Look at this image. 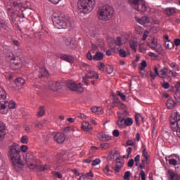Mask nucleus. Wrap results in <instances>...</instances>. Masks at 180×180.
<instances>
[{"mask_svg":"<svg viewBox=\"0 0 180 180\" xmlns=\"http://www.w3.org/2000/svg\"><path fill=\"white\" fill-rule=\"evenodd\" d=\"M8 157L11 160L13 167L17 171L23 168V161L20 156V148L17 143H13L8 147Z\"/></svg>","mask_w":180,"mask_h":180,"instance_id":"1","label":"nucleus"},{"mask_svg":"<svg viewBox=\"0 0 180 180\" xmlns=\"http://www.w3.org/2000/svg\"><path fill=\"white\" fill-rule=\"evenodd\" d=\"M8 109H16V103L13 101H6V91L0 87V113L8 115Z\"/></svg>","mask_w":180,"mask_h":180,"instance_id":"2","label":"nucleus"},{"mask_svg":"<svg viewBox=\"0 0 180 180\" xmlns=\"http://www.w3.org/2000/svg\"><path fill=\"white\" fill-rule=\"evenodd\" d=\"M53 23L57 29H67L71 26V20L68 15L60 13L59 14H53Z\"/></svg>","mask_w":180,"mask_h":180,"instance_id":"3","label":"nucleus"},{"mask_svg":"<svg viewBox=\"0 0 180 180\" xmlns=\"http://www.w3.org/2000/svg\"><path fill=\"white\" fill-rule=\"evenodd\" d=\"M113 13H115V11L113 10V8L109 5L99 7L97 12L98 19L103 22H106L110 19H112Z\"/></svg>","mask_w":180,"mask_h":180,"instance_id":"4","label":"nucleus"},{"mask_svg":"<svg viewBox=\"0 0 180 180\" xmlns=\"http://www.w3.org/2000/svg\"><path fill=\"white\" fill-rule=\"evenodd\" d=\"M95 0H79L77 8L82 13H91L95 8Z\"/></svg>","mask_w":180,"mask_h":180,"instance_id":"5","label":"nucleus"},{"mask_svg":"<svg viewBox=\"0 0 180 180\" xmlns=\"http://www.w3.org/2000/svg\"><path fill=\"white\" fill-rule=\"evenodd\" d=\"M170 126L173 131L180 139V115L179 112H174L170 117Z\"/></svg>","mask_w":180,"mask_h":180,"instance_id":"6","label":"nucleus"},{"mask_svg":"<svg viewBox=\"0 0 180 180\" xmlns=\"http://www.w3.org/2000/svg\"><path fill=\"white\" fill-rule=\"evenodd\" d=\"M128 2L131 8L138 11V12H141V13H144L147 11L146 1L143 0H128Z\"/></svg>","mask_w":180,"mask_h":180,"instance_id":"7","label":"nucleus"},{"mask_svg":"<svg viewBox=\"0 0 180 180\" xmlns=\"http://www.w3.org/2000/svg\"><path fill=\"white\" fill-rule=\"evenodd\" d=\"M67 86L70 91H74L75 92H77V94H82V92H84V87H82L81 83L77 84L75 82H69L67 84Z\"/></svg>","mask_w":180,"mask_h":180,"instance_id":"8","label":"nucleus"},{"mask_svg":"<svg viewBox=\"0 0 180 180\" xmlns=\"http://www.w3.org/2000/svg\"><path fill=\"white\" fill-rule=\"evenodd\" d=\"M27 165L30 169H34L36 168V164H34V155L32 153H27L26 155Z\"/></svg>","mask_w":180,"mask_h":180,"instance_id":"9","label":"nucleus"},{"mask_svg":"<svg viewBox=\"0 0 180 180\" xmlns=\"http://www.w3.org/2000/svg\"><path fill=\"white\" fill-rule=\"evenodd\" d=\"M48 86L52 91H58V89H61V84L58 82L50 81L48 82Z\"/></svg>","mask_w":180,"mask_h":180,"instance_id":"10","label":"nucleus"},{"mask_svg":"<svg viewBox=\"0 0 180 180\" xmlns=\"http://www.w3.org/2000/svg\"><path fill=\"white\" fill-rule=\"evenodd\" d=\"M167 178L169 180H180V174L172 170H169L167 172Z\"/></svg>","mask_w":180,"mask_h":180,"instance_id":"11","label":"nucleus"},{"mask_svg":"<svg viewBox=\"0 0 180 180\" xmlns=\"http://www.w3.org/2000/svg\"><path fill=\"white\" fill-rule=\"evenodd\" d=\"M60 60H63V61H66V63H70V64H72L74 63V56L65 53H62L60 56Z\"/></svg>","mask_w":180,"mask_h":180,"instance_id":"12","label":"nucleus"},{"mask_svg":"<svg viewBox=\"0 0 180 180\" xmlns=\"http://www.w3.org/2000/svg\"><path fill=\"white\" fill-rule=\"evenodd\" d=\"M54 139L58 144H63L65 141V134L58 132L56 134Z\"/></svg>","mask_w":180,"mask_h":180,"instance_id":"13","label":"nucleus"},{"mask_svg":"<svg viewBox=\"0 0 180 180\" xmlns=\"http://www.w3.org/2000/svg\"><path fill=\"white\" fill-rule=\"evenodd\" d=\"M118 120L117 121V124L120 129H126V122L124 118L120 115V113L117 112Z\"/></svg>","mask_w":180,"mask_h":180,"instance_id":"14","label":"nucleus"},{"mask_svg":"<svg viewBox=\"0 0 180 180\" xmlns=\"http://www.w3.org/2000/svg\"><path fill=\"white\" fill-rule=\"evenodd\" d=\"M81 129L83 130V131H92V130H94L92 125H91V124L86 121L82 123Z\"/></svg>","mask_w":180,"mask_h":180,"instance_id":"15","label":"nucleus"},{"mask_svg":"<svg viewBox=\"0 0 180 180\" xmlns=\"http://www.w3.org/2000/svg\"><path fill=\"white\" fill-rule=\"evenodd\" d=\"M97 139H98L100 141H109V140H110V136L109 134L101 132L97 134Z\"/></svg>","mask_w":180,"mask_h":180,"instance_id":"16","label":"nucleus"},{"mask_svg":"<svg viewBox=\"0 0 180 180\" xmlns=\"http://www.w3.org/2000/svg\"><path fill=\"white\" fill-rule=\"evenodd\" d=\"M6 130V127L5 124L3 122H0V141H2L4 139H5V135L6 133L5 132Z\"/></svg>","mask_w":180,"mask_h":180,"instance_id":"17","label":"nucleus"},{"mask_svg":"<svg viewBox=\"0 0 180 180\" xmlns=\"http://www.w3.org/2000/svg\"><path fill=\"white\" fill-rule=\"evenodd\" d=\"M39 78H48L49 77V70L46 68H40L39 71Z\"/></svg>","mask_w":180,"mask_h":180,"instance_id":"18","label":"nucleus"},{"mask_svg":"<svg viewBox=\"0 0 180 180\" xmlns=\"http://www.w3.org/2000/svg\"><path fill=\"white\" fill-rule=\"evenodd\" d=\"M136 20L139 23L140 25H146V23H148L150 22V18L147 16H143L141 18L139 17H136Z\"/></svg>","mask_w":180,"mask_h":180,"instance_id":"19","label":"nucleus"},{"mask_svg":"<svg viewBox=\"0 0 180 180\" xmlns=\"http://www.w3.org/2000/svg\"><path fill=\"white\" fill-rule=\"evenodd\" d=\"M149 47L152 50H155L157 51V47H158V39L153 38L151 41L148 44Z\"/></svg>","mask_w":180,"mask_h":180,"instance_id":"20","label":"nucleus"},{"mask_svg":"<svg viewBox=\"0 0 180 180\" xmlns=\"http://www.w3.org/2000/svg\"><path fill=\"white\" fill-rule=\"evenodd\" d=\"M167 16H172L176 13V9L174 7H168L165 9Z\"/></svg>","mask_w":180,"mask_h":180,"instance_id":"21","label":"nucleus"},{"mask_svg":"<svg viewBox=\"0 0 180 180\" xmlns=\"http://www.w3.org/2000/svg\"><path fill=\"white\" fill-rule=\"evenodd\" d=\"M129 44H130L131 49H132V50H134L136 53L137 50V47L139 46V42H137V39L136 38L131 39Z\"/></svg>","mask_w":180,"mask_h":180,"instance_id":"22","label":"nucleus"},{"mask_svg":"<svg viewBox=\"0 0 180 180\" xmlns=\"http://www.w3.org/2000/svg\"><path fill=\"white\" fill-rule=\"evenodd\" d=\"M72 41V38L68 37L64 39V44L65 46H70L71 50H74L75 49V45L74 44H71Z\"/></svg>","mask_w":180,"mask_h":180,"instance_id":"23","label":"nucleus"},{"mask_svg":"<svg viewBox=\"0 0 180 180\" xmlns=\"http://www.w3.org/2000/svg\"><path fill=\"white\" fill-rule=\"evenodd\" d=\"M12 43L14 44V46H16L18 49V56H21L22 51V47H20V42L16 39H12Z\"/></svg>","mask_w":180,"mask_h":180,"instance_id":"24","label":"nucleus"},{"mask_svg":"<svg viewBox=\"0 0 180 180\" xmlns=\"http://www.w3.org/2000/svg\"><path fill=\"white\" fill-rule=\"evenodd\" d=\"M0 30H1V32L9 30V26L8 24L5 23L4 20H0Z\"/></svg>","mask_w":180,"mask_h":180,"instance_id":"25","label":"nucleus"},{"mask_svg":"<svg viewBox=\"0 0 180 180\" xmlns=\"http://www.w3.org/2000/svg\"><path fill=\"white\" fill-rule=\"evenodd\" d=\"M142 155L143 158L145 159L146 164L148 165L150 164V155H148V153L146 149L143 150Z\"/></svg>","mask_w":180,"mask_h":180,"instance_id":"26","label":"nucleus"},{"mask_svg":"<svg viewBox=\"0 0 180 180\" xmlns=\"http://www.w3.org/2000/svg\"><path fill=\"white\" fill-rule=\"evenodd\" d=\"M15 82L17 86H23L26 84V81L22 77L17 78Z\"/></svg>","mask_w":180,"mask_h":180,"instance_id":"27","label":"nucleus"},{"mask_svg":"<svg viewBox=\"0 0 180 180\" xmlns=\"http://www.w3.org/2000/svg\"><path fill=\"white\" fill-rule=\"evenodd\" d=\"M46 115V110H44V106H40L39 108L38 112L37 113V117H43Z\"/></svg>","mask_w":180,"mask_h":180,"instance_id":"28","label":"nucleus"},{"mask_svg":"<svg viewBox=\"0 0 180 180\" xmlns=\"http://www.w3.org/2000/svg\"><path fill=\"white\" fill-rule=\"evenodd\" d=\"M168 109H173V108H175V101L172 98H169L166 103Z\"/></svg>","mask_w":180,"mask_h":180,"instance_id":"29","label":"nucleus"},{"mask_svg":"<svg viewBox=\"0 0 180 180\" xmlns=\"http://www.w3.org/2000/svg\"><path fill=\"white\" fill-rule=\"evenodd\" d=\"M93 60H95V61H101V60H103V53L96 52V53L93 56Z\"/></svg>","mask_w":180,"mask_h":180,"instance_id":"30","label":"nucleus"},{"mask_svg":"<svg viewBox=\"0 0 180 180\" xmlns=\"http://www.w3.org/2000/svg\"><path fill=\"white\" fill-rule=\"evenodd\" d=\"M168 72V68H163L161 70L159 71V74L158 75V77L160 78H165L166 74Z\"/></svg>","mask_w":180,"mask_h":180,"instance_id":"31","label":"nucleus"},{"mask_svg":"<svg viewBox=\"0 0 180 180\" xmlns=\"http://www.w3.org/2000/svg\"><path fill=\"white\" fill-rule=\"evenodd\" d=\"M117 166L123 167L124 165V160L120 157H117L115 160Z\"/></svg>","mask_w":180,"mask_h":180,"instance_id":"32","label":"nucleus"},{"mask_svg":"<svg viewBox=\"0 0 180 180\" xmlns=\"http://www.w3.org/2000/svg\"><path fill=\"white\" fill-rule=\"evenodd\" d=\"M125 120V127H127L129 126H132L133 124V118L127 117L124 119Z\"/></svg>","mask_w":180,"mask_h":180,"instance_id":"33","label":"nucleus"},{"mask_svg":"<svg viewBox=\"0 0 180 180\" xmlns=\"http://www.w3.org/2000/svg\"><path fill=\"white\" fill-rule=\"evenodd\" d=\"M165 46L166 49H169V50H171V49H172L174 47V43H172V41H171L169 40L165 41Z\"/></svg>","mask_w":180,"mask_h":180,"instance_id":"34","label":"nucleus"},{"mask_svg":"<svg viewBox=\"0 0 180 180\" xmlns=\"http://www.w3.org/2000/svg\"><path fill=\"white\" fill-rule=\"evenodd\" d=\"M52 175L54 178H58V179H61L63 178V174L60 173V172H51Z\"/></svg>","mask_w":180,"mask_h":180,"instance_id":"35","label":"nucleus"},{"mask_svg":"<svg viewBox=\"0 0 180 180\" xmlns=\"http://www.w3.org/2000/svg\"><path fill=\"white\" fill-rule=\"evenodd\" d=\"M118 53L120 57H123L124 58H126V57H127V52H126L124 49L118 50Z\"/></svg>","mask_w":180,"mask_h":180,"instance_id":"36","label":"nucleus"},{"mask_svg":"<svg viewBox=\"0 0 180 180\" xmlns=\"http://www.w3.org/2000/svg\"><path fill=\"white\" fill-rule=\"evenodd\" d=\"M50 168H51V167H50L49 165H42L39 166V171H47L48 169H50Z\"/></svg>","mask_w":180,"mask_h":180,"instance_id":"37","label":"nucleus"},{"mask_svg":"<svg viewBox=\"0 0 180 180\" xmlns=\"http://www.w3.org/2000/svg\"><path fill=\"white\" fill-rule=\"evenodd\" d=\"M12 64H13L14 65H20V60H18V59H16V57L13 56L12 58Z\"/></svg>","mask_w":180,"mask_h":180,"instance_id":"38","label":"nucleus"},{"mask_svg":"<svg viewBox=\"0 0 180 180\" xmlns=\"http://www.w3.org/2000/svg\"><path fill=\"white\" fill-rule=\"evenodd\" d=\"M21 143L22 144H27L29 143V137L27 136H22L21 138Z\"/></svg>","mask_w":180,"mask_h":180,"instance_id":"39","label":"nucleus"},{"mask_svg":"<svg viewBox=\"0 0 180 180\" xmlns=\"http://www.w3.org/2000/svg\"><path fill=\"white\" fill-rule=\"evenodd\" d=\"M97 67L98 68V70H100V71H105V64H103V63L102 62H99L97 65Z\"/></svg>","mask_w":180,"mask_h":180,"instance_id":"40","label":"nucleus"},{"mask_svg":"<svg viewBox=\"0 0 180 180\" xmlns=\"http://www.w3.org/2000/svg\"><path fill=\"white\" fill-rule=\"evenodd\" d=\"M139 176H141V180H146L147 179V175H146V172L144 170H141Z\"/></svg>","mask_w":180,"mask_h":180,"instance_id":"41","label":"nucleus"},{"mask_svg":"<svg viewBox=\"0 0 180 180\" xmlns=\"http://www.w3.org/2000/svg\"><path fill=\"white\" fill-rule=\"evenodd\" d=\"M116 94H117V96H120V99H121L122 101H126V96L124 95L123 94H122V93L120 92V91H116Z\"/></svg>","mask_w":180,"mask_h":180,"instance_id":"42","label":"nucleus"},{"mask_svg":"<svg viewBox=\"0 0 180 180\" xmlns=\"http://www.w3.org/2000/svg\"><path fill=\"white\" fill-rule=\"evenodd\" d=\"M130 175H131L130 171H127L124 174V180H130Z\"/></svg>","mask_w":180,"mask_h":180,"instance_id":"43","label":"nucleus"},{"mask_svg":"<svg viewBox=\"0 0 180 180\" xmlns=\"http://www.w3.org/2000/svg\"><path fill=\"white\" fill-rule=\"evenodd\" d=\"M101 164V159H95L92 161L91 165L93 167H96V165H99Z\"/></svg>","mask_w":180,"mask_h":180,"instance_id":"44","label":"nucleus"},{"mask_svg":"<svg viewBox=\"0 0 180 180\" xmlns=\"http://www.w3.org/2000/svg\"><path fill=\"white\" fill-rule=\"evenodd\" d=\"M134 161H135V165H136V167H139V165H140V155H137L135 157Z\"/></svg>","mask_w":180,"mask_h":180,"instance_id":"45","label":"nucleus"},{"mask_svg":"<svg viewBox=\"0 0 180 180\" xmlns=\"http://www.w3.org/2000/svg\"><path fill=\"white\" fill-rule=\"evenodd\" d=\"M169 164L170 165H173L174 167H176V165H177V164H178V162L176 161V159H169Z\"/></svg>","mask_w":180,"mask_h":180,"instance_id":"46","label":"nucleus"},{"mask_svg":"<svg viewBox=\"0 0 180 180\" xmlns=\"http://www.w3.org/2000/svg\"><path fill=\"white\" fill-rule=\"evenodd\" d=\"M90 75H91L90 79H92L93 78L98 79L99 78V75L96 72H93L91 74H90Z\"/></svg>","mask_w":180,"mask_h":180,"instance_id":"47","label":"nucleus"},{"mask_svg":"<svg viewBox=\"0 0 180 180\" xmlns=\"http://www.w3.org/2000/svg\"><path fill=\"white\" fill-rule=\"evenodd\" d=\"M172 68H174L176 71H180L179 66L175 63H169Z\"/></svg>","mask_w":180,"mask_h":180,"instance_id":"48","label":"nucleus"},{"mask_svg":"<svg viewBox=\"0 0 180 180\" xmlns=\"http://www.w3.org/2000/svg\"><path fill=\"white\" fill-rule=\"evenodd\" d=\"M103 172L106 175H109V172H110V169H109V165H107L104 169H103Z\"/></svg>","mask_w":180,"mask_h":180,"instance_id":"49","label":"nucleus"},{"mask_svg":"<svg viewBox=\"0 0 180 180\" xmlns=\"http://www.w3.org/2000/svg\"><path fill=\"white\" fill-rule=\"evenodd\" d=\"M106 71H107L108 74H112V72H113V68L110 65H107Z\"/></svg>","mask_w":180,"mask_h":180,"instance_id":"50","label":"nucleus"},{"mask_svg":"<svg viewBox=\"0 0 180 180\" xmlns=\"http://www.w3.org/2000/svg\"><path fill=\"white\" fill-rule=\"evenodd\" d=\"M123 166H117L115 165V168H114V171L115 172V174H118V172H120V169H122Z\"/></svg>","mask_w":180,"mask_h":180,"instance_id":"51","label":"nucleus"},{"mask_svg":"<svg viewBox=\"0 0 180 180\" xmlns=\"http://www.w3.org/2000/svg\"><path fill=\"white\" fill-rule=\"evenodd\" d=\"M140 70H144V68L147 67V62H146V60H142Z\"/></svg>","mask_w":180,"mask_h":180,"instance_id":"52","label":"nucleus"},{"mask_svg":"<svg viewBox=\"0 0 180 180\" xmlns=\"http://www.w3.org/2000/svg\"><path fill=\"white\" fill-rule=\"evenodd\" d=\"M127 165L129 168H131L134 165V160L130 159L127 163Z\"/></svg>","mask_w":180,"mask_h":180,"instance_id":"53","label":"nucleus"},{"mask_svg":"<svg viewBox=\"0 0 180 180\" xmlns=\"http://www.w3.org/2000/svg\"><path fill=\"white\" fill-rule=\"evenodd\" d=\"M120 134V132L119 131V129H115L112 131V136H114V137H119Z\"/></svg>","mask_w":180,"mask_h":180,"instance_id":"54","label":"nucleus"},{"mask_svg":"<svg viewBox=\"0 0 180 180\" xmlns=\"http://www.w3.org/2000/svg\"><path fill=\"white\" fill-rule=\"evenodd\" d=\"M27 148L28 147L26 145H22L20 147V150L22 151V153H26V151H27Z\"/></svg>","mask_w":180,"mask_h":180,"instance_id":"55","label":"nucleus"},{"mask_svg":"<svg viewBox=\"0 0 180 180\" xmlns=\"http://www.w3.org/2000/svg\"><path fill=\"white\" fill-rule=\"evenodd\" d=\"M116 106V105L115 104V103L112 102V103H110L108 105V109H109L110 110L113 109V108H115Z\"/></svg>","mask_w":180,"mask_h":180,"instance_id":"56","label":"nucleus"},{"mask_svg":"<svg viewBox=\"0 0 180 180\" xmlns=\"http://www.w3.org/2000/svg\"><path fill=\"white\" fill-rule=\"evenodd\" d=\"M86 58L89 60H94V57H92V54L91 53V51H89V52L86 53Z\"/></svg>","mask_w":180,"mask_h":180,"instance_id":"57","label":"nucleus"},{"mask_svg":"<svg viewBox=\"0 0 180 180\" xmlns=\"http://www.w3.org/2000/svg\"><path fill=\"white\" fill-rule=\"evenodd\" d=\"M162 86L164 88V89H169V83L165 82L162 84Z\"/></svg>","mask_w":180,"mask_h":180,"instance_id":"58","label":"nucleus"},{"mask_svg":"<svg viewBox=\"0 0 180 180\" xmlns=\"http://www.w3.org/2000/svg\"><path fill=\"white\" fill-rule=\"evenodd\" d=\"M101 150H106L108 148V143H101Z\"/></svg>","mask_w":180,"mask_h":180,"instance_id":"59","label":"nucleus"},{"mask_svg":"<svg viewBox=\"0 0 180 180\" xmlns=\"http://www.w3.org/2000/svg\"><path fill=\"white\" fill-rule=\"evenodd\" d=\"M86 71L88 72V74H92L94 72V70H92V69L91 68V66L88 65L86 67Z\"/></svg>","mask_w":180,"mask_h":180,"instance_id":"60","label":"nucleus"},{"mask_svg":"<svg viewBox=\"0 0 180 180\" xmlns=\"http://www.w3.org/2000/svg\"><path fill=\"white\" fill-rule=\"evenodd\" d=\"M113 103H120V100L114 96Z\"/></svg>","mask_w":180,"mask_h":180,"instance_id":"61","label":"nucleus"},{"mask_svg":"<svg viewBox=\"0 0 180 180\" xmlns=\"http://www.w3.org/2000/svg\"><path fill=\"white\" fill-rule=\"evenodd\" d=\"M117 46H122V38L120 37L117 38Z\"/></svg>","mask_w":180,"mask_h":180,"instance_id":"62","label":"nucleus"},{"mask_svg":"<svg viewBox=\"0 0 180 180\" xmlns=\"http://www.w3.org/2000/svg\"><path fill=\"white\" fill-rule=\"evenodd\" d=\"M83 82L85 84V85H86V86L89 85V81L86 77H83Z\"/></svg>","mask_w":180,"mask_h":180,"instance_id":"63","label":"nucleus"},{"mask_svg":"<svg viewBox=\"0 0 180 180\" xmlns=\"http://www.w3.org/2000/svg\"><path fill=\"white\" fill-rule=\"evenodd\" d=\"M174 44L176 46H180V39H176L174 40Z\"/></svg>","mask_w":180,"mask_h":180,"instance_id":"64","label":"nucleus"}]
</instances>
